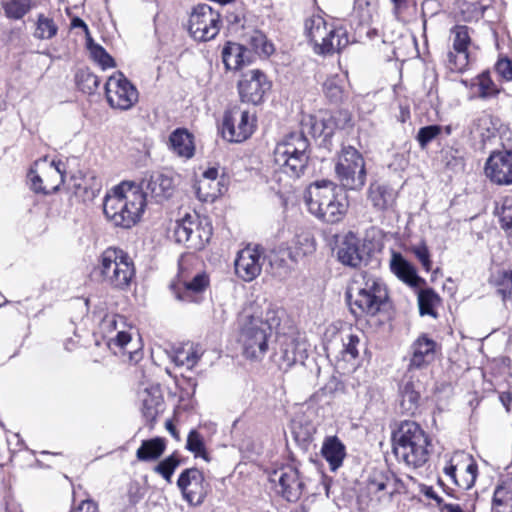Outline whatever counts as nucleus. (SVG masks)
<instances>
[{
	"label": "nucleus",
	"instance_id": "1",
	"mask_svg": "<svg viewBox=\"0 0 512 512\" xmlns=\"http://www.w3.org/2000/svg\"><path fill=\"white\" fill-rule=\"evenodd\" d=\"M346 299L355 317H374L386 310L389 294L382 279L362 271L351 278L346 289Z\"/></svg>",
	"mask_w": 512,
	"mask_h": 512
},
{
	"label": "nucleus",
	"instance_id": "2",
	"mask_svg": "<svg viewBox=\"0 0 512 512\" xmlns=\"http://www.w3.org/2000/svg\"><path fill=\"white\" fill-rule=\"evenodd\" d=\"M145 206L144 192L134 183L124 181L106 195L103 211L116 226L129 228L140 219Z\"/></svg>",
	"mask_w": 512,
	"mask_h": 512
},
{
	"label": "nucleus",
	"instance_id": "3",
	"mask_svg": "<svg viewBox=\"0 0 512 512\" xmlns=\"http://www.w3.org/2000/svg\"><path fill=\"white\" fill-rule=\"evenodd\" d=\"M305 202L311 214L330 224L340 222L348 209L346 197L329 180L311 184L307 189Z\"/></svg>",
	"mask_w": 512,
	"mask_h": 512
},
{
	"label": "nucleus",
	"instance_id": "4",
	"mask_svg": "<svg viewBox=\"0 0 512 512\" xmlns=\"http://www.w3.org/2000/svg\"><path fill=\"white\" fill-rule=\"evenodd\" d=\"M274 325H278V321L273 310H267L265 319L257 314L242 316L238 340L246 358L261 360L265 356L268 351V338Z\"/></svg>",
	"mask_w": 512,
	"mask_h": 512
},
{
	"label": "nucleus",
	"instance_id": "5",
	"mask_svg": "<svg viewBox=\"0 0 512 512\" xmlns=\"http://www.w3.org/2000/svg\"><path fill=\"white\" fill-rule=\"evenodd\" d=\"M429 439L424 430L413 421H404L393 434V452L407 466L418 468L429 458Z\"/></svg>",
	"mask_w": 512,
	"mask_h": 512
},
{
	"label": "nucleus",
	"instance_id": "6",
	"mask_svg": "<svg viewBox=\"0 0 512 512\" xmlns=\"http://www.w3.org/2000/svg\"><path fill=\"white\" fill-rule=\"evenodd\" d=\"M308 148L309 142L303 132L296 131L286 135L274 149L275 173L298 179L307 167Z\"/></svg>",
	"mask_w": 512,
	"mask_h": 512
},
{
	"label": "nucleus",
	"instance_id": "7",
	"mask_svg": "<svg viewBox=\"0 0 512 512\" xmlns=\"http://www.w3.org/2000/svg\"><path fill=\"white\" fill-rule=\"evenodd\" d=\"M304 26L305 35L312 44L313 51L318 55H333L349 43L345 29L328 24L320 15H313L306 19Z\"/></svg>",
	"mask_w": 512,
	"mask_h": 512
},
{
	"label": "nucleus",
	"instance_id": "8",
	"mask_svg": "<svg viewBox=\"0 0 512 512\" xmlns=\"http://www.w3.org/2000/svg\"><path fill=\"white\" fill-rule=\"evenodd\" d=\"M102 281L113 289L126 290L135 277V267L129 255L118 248H107L97 266Z\"/></svg>",
	"mask_w": 512,
	"mask_h": 512
},
{
	"label": "nucleus",
	"instance_id": "9",
	"mask_svg": "<svg viewBox=\"0 0 512 512\" xmlns=\"http://www.w3.org/2000/svg\"><path fill=\"white\" fill-rule=\"evenodd\" d=\"M336 177L343 188L361 190L366 182L365 160L353 146H343L335 164Z\"/></svg>",
	"mask_w": 512,
	"mask_h": 512
},
{
	"label": "nucleus",
	"instance_id": "10",
	"mask_svg": "<svg viewBox=\"0 0 512 512\" xmlns=\"http://www.w3.org/2000/svg\"><path fill=\"white\" fill-rule=\"evenodd\" d=\"M105 94L109 106L121 111L130 110L139 99L137 88L122 72H115L107 79Z\"/></svg>",
	"mask_w": 512,
	"mask_h": 512
},
{
	"label": "nucleus",
	"instance_id": "11",
	"mask_svg": "<svg viewBox=\"0 0 512 512\" xmlns=\"http://www.w3.org/2000/svg\"><path fill=\"white\" fill-rule=\"evenodd\" d=\"M60 162H48L46 159L35 162L28 179L31 189L36 193L50 194L56 192L64 182V172Z\"/></svg>",
	"mask_w": 512,
	"mask_h": 512
},
{
	"label": "nucleus",
	"instance_id": "12",
	"mask_svg": "<svg viewBox=\"0 0 512 512\" xmlns=\"http://www.w3.org/2000/svg\"><path fill=\"white\" fill-rule=\"evenodd\" d=\"M256 118L240 106L229 109L223 117L222 135L230 142H242L249 138L255 128Z\"/></svg>",
	"mask_w": 512,
	"mask_h": 512
},
{
	"label": "nucleus",
	"instance_id": "13",
	"mask_svg": "<svg viewBox=\"0 0 512 512\" xmlns=\"http://www.w3.org/2000/svg\"><path fill=\"white\" fill-rule=\"evenodd\" d=\"M220 14L207 4L197 5L189 18V32L198 41H209L219 32Z\"/></svg>",
	"mask_w": 512,
	"mask_h": 512
},
{
	"label": "nucleus",
	"instance_id": "14",
	"mask_svg": "<svg viewBox=\"0 0 512 512\" xmlns=\"http://www.w3.org/2000/svg\"><path fill=\"white\" fill-rule=\"evenodd\" d=\"M237 88L242 103L259 105L270 91L271 82L262 71L254 69L242 75Z\"/></svg>",
	"mask_w": 512,
	"mask_h": 512
},
{
	"label": "nucleus",
	"instance_id": "15",
	"mask_svg": "<svg viewBox=\"0 0 512 512\" xmlns=\"http://www.w3.org/2000/svg\"><path fill=\"white\" fill-rule=\"evenodd\" d=\"M270 481L278 483L281 495L289 502L297 501L304 490L305 481L300 470L292 465H286L274 470Z\"/></svg>",
	"mask_w": 512,
	"mask_h": 512
},
{
	"label": "nucleus",
	"instance_id": "16",
	"mask_svg": "<svg viewBox=\"0 0 512 512\" xmlns=\"http://www.w3.org/2000/svg\"><path fill=\"white\" fill-rule=\"evenodd\" d=\"M445 475L461 489H470L477 478V464L463 454L452 457L443 469Z\"/></svg>",
	"mask_w": 512,
	"mask_h": 512
},
{
	"label": "nucleus",
	"instance_id": "17",
	"mask_svg": "<svg viewBox=\"0 0 512 512\" xmlns=\"http://www.w3.org/2000/svg\"><path fill=\"white\" fill-rule=\"evenodd\" d=\"M264 261L263 250L248 245L237 254L235 273L243 281L250 282L260 275Z\"/></svg>",
	"mask_w": 512,
	"mask_h": 512
},
{
	"label": "nucleus",
	"instance_id": "18",
	"mask_svg": "<svg viewBox=\"0 0 512 512\" xmlns=\"http://www.w3.org/2000/svg\"><path fill=\"white\" fill-rule=\"evenodd\" d=\"M453 37V50L447 53V65L451 71L461 72L466 69L469 62L468 46L471 43L469 28L465 25H456L451 29Z\"/></svg>",
	"mask_w": 512,
	"mask_h": 512
},
{
	"label": "nucleus",
	"instance_id": "19",
	"mask_svg": "<svg viewBox=\"0 0 512 512\" xmlns=\"http://www.w3.org/2000/svg\"><path fill=\"white\" fill-rule=\"evenodd\" d=\"M485 175L494 184L512 185V151H495L485 163Z\"/></svg>",
	"mask_w": 512,
	"mask_h": 512
},
{
	"label": "nucleus",
	"instance_id": "20",
	"mask_svg": "<svg viewBox=\"0 0 512 512\" xmlns=\"http://www.w3.org/2000/svg\"><path fill=\"white\" fill-rule=\"evenodd\" d=\"M94 317L99 318V330L103 337L108 338V345L115 344L120 348H125L126 345L131 341V335L125 331L127 326L125 318L123 316L105 313L101 316V313Z\"/></svg>",
	"mask_w": 512,
	"mask_h": 512
},
{
	"label": "nucleus",
	"instance_id": "21",
	"mask_svg": "<svg viewBox=\"0 0 512 512\" xmlns=\"http://www.w3.org/2000/svg\"><path fill=\"white\" fill-rule=\"evenodd\" d=\"M177 486L190 504H201L206 496L204 476L197 468L184 470L178 478Z\"/></svg>",
	"mask_w": 512,
	"mask_h": 512
},
{
	"label": "nucleus",
	"instance_id": "22",
	"mask_svg": "<svg viewBox=\"0 0 512 512\" xmlns=\"http://www.w3.org/2000/svg\"><path fill=\"white\" fill-rule=\"evenodd\" d=\"M308 347L304 336L285 337L280 347V367L287 370L298 362L303 364L308 357Z\"/></svg>",
	"mask_w": 512,
	"mask_h": 512
},
{
	"label": "nucleus",
	"instance_id": "23",
	"mask_svg": "<svg viewBox=\"0 0 512 512\" xmlns=\"http://www.w3.org/2000/svg\"><path fill=\"white\" fill-rule=\"evenodd\" d=\"M174 181L169 175L163 173H152L148 178L142 180L139 189L145 194V204L147 197H151L156 202H162L170 198L174 192Z\"/></svg>",
	"mask_w": 512,
	"mask_h": 512
},
{
	"label": "nucleus",
	"instance_id": "24",
	"mask_svg": "<svg viewBox=\"0 0 512 512\" xmlns=\"http://www.w3.org/2000/svg\"><path fill=\"white\" fill-rule=\"evenodd\" d=\"M337 258L346 266L358 267L365 258V246L354 233L348 232L337 246Z\"/></svg>",
	"mask_w": 512,
	"mask_h": 512
},
{
	"label": "nucleus",
	"instance_id": "25",
	"mask_svg": "<svg viewBox=\"0 0 512 512\" xmlns=\"http://www.w3.org/2000/svg\"><path fill=\"white\" fill-rule=\"evenodd\" d=\"M436 342L426 334L419 336L411 345V358L408 366V374L414 369H423L430 365L436 354Z\"/></svg>",
	"mask_w": 512,
	"mask_h": 512
},
{
	"label": "nucleus",
	"instance_id": "26",
	"mask_svg": "<svg viewBox=\"0 0 512 512\" xmlns=\"http://www.w3.org/2000/svg\"><path fill=\"white\" fill-rule=\"evenodd\" d=\"M397 192L388 184L372 182L367 189V200L376 212H388L394 209Z\"/></svg>",
	"mask_w": 512,
	"mask_h": 512
},
{
	"label": "nucleus",
	"instance_id": "27",
	"mask_svg": "<svg viewBox=\"0 0 512 512\" xmlns=\"http://www.w3.org/2000/svg\"><path fill=\"white\" fill-rule=\"evenodd\" d=\"M412 374H406L400 386V408L403 413L414 415L420 401L421 383L412 380Z\"/></svg>",
	"mask_w": 512,
	"mask_h": 512
},
{
	"label": "nucleus",
	"instance_id": "28",
	"mask_svg": "<svg viewBox=\"0 0 512 512\" xmlns=\"http://www.w3.org/2000/svg\"><path fill=\"white\" fill-rule=\"evenodd\" d=\"M169 147L179 157L190 159L194 156V137L187 129L178 128L169 136Z\"/></svg>",
	"mask_w": 512,
	"mask_h": 512
},
{
	"label": "nucleus",
	"instance_id": "29",
	"mask_svg": "<svg viewBox=\"0 0 512 512\" xmlns=\"http://www.w3.org/2000/svg\"><path fill=\"white\" fill-rule=\"evenodd\" d=\"M223 63L227 70H238L250 62V50L238 43H227L222 50Z\"/></svg>",
	"mask_w": 512,
	"mask_h": 512
},
{
	"label": "nucleus",
	"instance_id": "30",
	"mask_svg": "<svg viewBox=\"0 0 512 512\" xmlns=\"http://www.w3.org/2000/svg\"><path fill=\"white\" fill-rule=\"evenodd\" d=\"M321 453L328 462L330 470L336 471L343 464L346 456V448L338 437L330 436L324 440Z\"/></svg>",
	"mask_w": 512,
	"mask_h": 512
},
{
	"label": "nucleus",
	"instance_id": "31",
	"mask_svg": "<svg viewBox=\"0 0 512 512\" xmlns=\"http://www.w3.org/2000/svg\"><path fill=\"white\" fill-rule=\"evenodd\" d=\"M184 287L183 293H177L176 297L181 301H196L194 295L202 293L209 286V277L205 272L196 274L191 280H180Z\"/></svg>",
	"mask_w": 512,
	"mask_h": 512
},
{
	"label": "nucleus",
	"instance_id": "32",
	"mask_svg": "<svg viewBox=\"0 0 512 512\" xmlns=\"http://www.w3.org/2000/svg\"><path fill=\"white\" fill-rule=\"evenodd\" d=\"M390 267H391L392 272L403 282H405L411 286L417 285V283L419 281V277L417 276L415 269L413 268V266L410 263H408L402 257L401 254L394 253L392 255Z\"/></svg>",
	"mask_w": 512,
	"mask_h": 512
},
{
	"label": "nucleus",
	"instance_id": "33",
	"mask_svg": "<svg viewBox=\"0 0 512 512\" xmlns=\"http://www.w3.org/2000/svg\"><path fill=\"white\" fill-rule=\"evenodd\" d=\"M211 236V223L207 219H200L197 215L195 220V227L191 233L187 248L193 250H201L209 242Z\"/></svg>",
	"mask_w": 512,
	"mask_h": 512
},
{
	"label": "nucleus",
	"instance_id": "34",
	"mask_svg": "<svg viewBox=\"0 0 512 512\" xmlns=\"http://www.w3.org/2000/svg\"><path fill=\"white\" fill-rule=\"evenodd\" d=\"M165 440L159 437L143 440L136 451V457L139 461H153L158 459L165 451Z\"/></svg>",
	"mask_w": 512,
	"mask_h": 512
},
{
	"label": "nucleus",
	"instance_id": "35",
	"mask_svg": "<svg viewBox=\"0 0 512 512\" xmlns=\"http://www.w3.org/2000/svg\"><path fill=\"white\" fill-rule=\"evenodd\" d=\"M492 510L494 512H512V481L498 485L493 494Z\"/></svg>",
	"mask_w": 512,
	"mask_h": 512
},
{
	"label": "nucleus",
	"instance_id": "36",
	"mask_svg": "<svg viewBox=\"0 0 512 512\" xmlns=\"http://www.w3.org/2000/svg\"><path fill=\"white\" fill-rule=\"evenodd\" d=\"M201 355L202 351L198 345L186 343L175 351L174 362L178 366L191 369L197 364Z\"/></svg>",
	"mask_w": 512,
	"mask_h": 512
},
{
	"label": "nucleus",
	"instance_id": "37",
	"mask_svg": "<svg viewBox=\"0 0 512 512\" xmlns=\"http://www.w3.org/2000/svg\"><path fill=\"white\" fill-rule=\"evenodd\" d=\"M505 304H512V271H500L490 280Z\"/></svg>",
	"mask_w": 512,
	"mask_h": 512
},
{
	"label": "nucleus",
	"instance_id": "38",
	"mask_svg": "<svg viewBox=\"0 0 512 512\" xmlns=\"http://www.w3.org/2000/svg\"><path fill=\"white\" fill-rule=\"evenodd\" d=\"M455 16L459 21L471 22L483 15V9L477 1L458 0Z\"/></svg>",
	"mask_w": 512,
	"mask_h": 512
},
{
	"label": "nucleus",
	"instance_id": "39",
	"mask_svg": "<svg viewBox=\"0 0 512 512\" xmlns=\"http://www.w3.org/2000/svg\"><path fill=\"white\" fill-rule=\"evenodd\" d=\"M196 214H186L176 222L174 228V236L178 243H183L188 246L191 233L195 227Z\"/></svg>",
	"mask_w": 512,
	"mask_h": 512
},
{
	"label": "nucleus",
	"instance_id": "40",
	"mask_svg": "<svg viewBox=\"0 0 512 512\" xmlns=\"http://www.w3.org/2000/svg\"><path fill=\"white\" fill-rule=\"evenodd\" d=\"M439 295L432 289H423L418 294V305L421 315L436 316L434 308L440 303Z\"/></svg>",
	"mask_w": 512,
	"mask_h": 512
},
{
	"label": "nucleus",
	"instance_id": "41",
	"mask_svg": "<svg viewBox=\"0 0 512 512\" xmlns=\"http://www.w3.org/2000/svg\"><path fill=\"white\" fill-rule=\"evenodd\" d=\"M5 15L10 19L23 18L32 8L31 0H7L2 2Z\"/></svg>",
	"mask_w": 512,
	"mask_h": 512
},
{
	"label": "nucleus",
	"instance_id": "42",
	"mask_svg": "<svg viewBox=\"0 0 512 512\" xmlns=\"http://www.w3.org/2000/svg\"><path fill=\"white\" fill-rule=\"evenodd\" d=\"M87 48L92 59L103 69L114 67V59L106 52V50L93 42L91 37H87Z\"/></svg>",
	"mask_w": 512,
	"mask_h": 512
},
{
	"label": "nucleus",
	"instance_id": "43",
	"mask_svg": "<svg viewBox=\"0 0 512 512\" xmlns=\"http://www.w3.org/2000/svg\"><path fill=\"white\" fill-rule=\"evenodd\" d=\"M248 44L251 49L259 56L268 57L274 52V46L266 36L260 31H253L248 37Z\"/></svg>",
	"mask_w": 512,
	"mask_h": 512
},
{
	"label": "nucleus",
	"instance_id": "44",
	"mask_svg": "<svg viewBox=\"0 0 512 512\" xmlns=\"http://www.w3.org/2000/svg\"><path fill=\"white\" fill-rule=\"evenodd\" d=\"M78 88L87 94H93L100 84V79L89 69H81L76 74Z\"/></svg>",
	"mask_w": 512,
	"mask_h": 512
},
{
	"label": "nucleus",
	"instance_id": "45",
	"mask_svg": "<svg viewBox=\"0 0 512 512\" xmlns=\"http://www.w3.org/2000/svg\"><path fill=\"white\" fill-rule=\"evenodd\" d=\"M58 31V26L52 18L40 14L37 19V26L34 36L41 40L53 38Z\"/></svg>",
	"mask_w": 512,
	"mask_h": 512
},
{
	"label": "nucleus",
	"instance_id": "46",
	"mask_svg": "<svg viewBox=\"0 0 512 512\" xmlns=\"http://www.w3.org/2000/svg\"><path fill=\"white\" fill-rule=\"evenodd\" d=\"M219 184L220 183L207 181L205 185H203L202 179H199L194 185L198 199L203 202H213L221 194Z\"/></svg>",
	"mask_w": 512,
	"mask_h": 512
},
{
	"label": "nucleus",
	"instance_id": "47",
	"mask_svg": "<svg viewBox=\"0 0 512 512\" xmlns=\"http://www.w3.org/2000/svg\"><path fill=\"white\" fill-rule=\"evenodd\" d=\"M186 449L194 454L195 457H201L205 461H209L206 451L204 439L196 430H191L187 437Z\"/></svg>",
	"mask_w": 512,
	"mask_h": 512
},
{
	"label": "nucleus",
	"instance_id": "48",
	"mask_svg": "<svg viewBox=\"0 0 512 512\" xmlns=\"http://www.w3.org/2000/svg\"><path fill=\"white\" fill-rule=\"evenodd\" d=\"M179 465V459L175 455H170L154 467V472L160 474L170 483L172 475Z\"/></svg>",
	"mask_w": 512,
	"mask_h": 512
},
{
	"label": "nucleus",
	"instance_id": "49",
	"mask_svg": "<svg viewBox=\"0 0 512 512\" xmlns=\"http://www.w3.org/2000/svg\"><path fill=\"white\" fill-rule=\"evenodd\" d=\"M443 128L439 125H428L421 127L416 135L419 146L424 149L427 145L435 140L442 132Z\"/></svg>",
	"mask_w": 512,
	"mask_h": 512
},
{
	"label": "nucleus",
	"instance_id": "50",
	"mask_svg": "<svg viewBox=\"0 0 512 512\" xmlns=\"http://www.w3.org/2000/svg\"><path fill=\"white\" fill-rule=\"evenodd\" d=\"M325 95L333 102H338L342 98V87L336 77L328 78L323 85Z\"/></svg>",
	"mask_w": 512,
	"mask_h": 512
},
{
	"label": "nucleus",
	"instance_id": "51",
	"mask_svg": "<svg viewBox=\"0 0 512 512\" xmlns=\"http://www.w3.org/2000/svg\"><path fill=\"white\" fill-rule=\"evenodd\" d=\"M343 341V353L345 355H349L352 359H355L359 355L358 345L360 344V339L355 334H347L346 337L342 338Z\"/></svg>",
	"mask_w": 512,
	"mask_h": 512
},
{
	"label": "nucleus",
	"instance_id": "52",
	"mask_svg": "<svg viewBox=\"0 0 512 512\" xmlns=\"http://www.w3.org/2000/svg\"><path fill=\"white\" fill-rule=\"evenodd\" d=\"M411 251L414 253V255L417 257V259L422 264L423 268L426 271H429L432 266V262L430 260V252L427 247V245L422 242L418 245H414L411 247Z\"/></svg>",
	"mask_w": 512,
	"mask_h": 512
},
{
	"label": "nucleus",
	"instance_id": "53",
	"mask_svg": "<svg viewBox=\"0 0 512 512\" xmlns=\"http://www.w3.org/2000/svg\"><path fill=\"white\" fill-rule=\"evenodd\" d=\"M500 222L504 230L512 229V196L503 201L500 213Z\"/></svg>",
	"mask_w": 512,
	"mask_h": 512
},
{
	"label": "nucleus",
	"instance_id": "54",
	"mask_svg": "<svg viewBox=\"0 0 512 512\" xmlns=\"http://www.w3.org/2000/svg\"><path fill=\"white\" fill-rule=\"evenodd\" d=\"M355 11L359 14L361 22H371L374 7L369 0H355Z\"/></svg>",
	"mask_w": 512,
	"mask_h": 512
},
{
	"label": "nucleus",
	"instance_id": "55",
	"mask_svg": "<svg viewBox=\"0 0 512 512\" xmlns=\"http://www.w3.org/2000/svg\"><path fill=\"white\" fill-rule=\"evenodd\" d=\"M479 90H480V96L481 97H489L496 95L498 93V90L496 86L494 85L493 81L490 78V75L488 73H482L479 76Z\"/></svg>",
	"mask_w": 512,
	"mask_h": 512
},
{
	"label": "nucleus",
	"instance_id": "56",
	"mask_svg": "<svg viewBox=\"0 0 512 512\" xmlns=\"http://www.w3.org/2000/svg\"><path fill=\"white\" fill-rule=\"evenodd\" d=\"M492 125V118L489 114L483 113L474 121V128L481 137H488Z\"/></svg>",
	"mask_w": 512,
	"mask_h": 512
},
{
	"label": "nucleus",
	"instance_id": "57",
	"mask_svg": "<svg viewBox=\"0 0 512 512\" xmlns=\"http://www.w3.org/2000/svg\"><path fill=\"white\" fill-rule=\"evenodd\" d=\"M296 245L297 249L299 250L298 254L307 255L315 250V241L308 234L298 236Z\"/></svg>",
	"mask_w": 512,
	"mask_h": 512
},
{
	"label": "nucleus",
	"instance_id": "58",
	"mask_svg": "<svg viewBox=\"0 0 512 512\" xmlns=\"http://www.w3.org/2000/svg\"><path fill=\"white\" fill-rule=\"evenodd\" d=\"M159 405L158 399H143V415L146 418L147 421H153L157 414L158 409L157 406Z\"/></svg>",
	"mask_w": 512,
	"mask_h": 512
},
{
	"label": "nucleus",
	"instance_id": "59",
	"mask_svg": "<svg viewBox=\"0 0 512 512\" xmlns=\"http://www.w3.org/2000/svg\"><path fill=\"white\" fill-rule=\"evenodd\" d=\"M496 72L506 80H512V63L508 59H501L496 64Z\"/></svg>",
	"mask_w": 512,
	"mask_h": 512
},
{
	"label": "nucleus",
	"instance_id": "60",
	"mask_svg": "<svg viewBox=\"0 0 512 512\" xmlns=\"http://www.w3.org/2000/svg\"><path fill=\"white\" fill-rule=\"evenodd\" d=\"M71 512H98V505L91 499L82 500Z\"/></svg>",
	"mask_w": 512,
	"mask_h": 512
},
{
	"label": "nucleus",
	"instance_id": "61",
	"mask_svg": "<svg viewBox=\"0 0 512 512\" xmlns=\"http://www.w3.org/2000/svg\"><path fill=\"white\" fill-rule=\"evenodd\" d=\"M393 4L392 13L398 19L408 8V0H390Z\"/></svg>",
	"mask_w": 512,
	"mask_h": 512
},
{
	"label": "nucleus",
	"instance_id": "62",
	"mask_svg": "<svg viewBox=\"0 0 512 512\" xmlns=\"http://www.w3.org/2000/svg\"><path fill=\"white\" fill-rule=\"evenodd\" d=\"M218 174L219 173L217 168L210 167L203 172L202 177L200 179H202L203 185H205L207 181H210L212 183H219V181H217Z\"/></svg>",
	"mask_w": 512,
	"mask_h": 512
},
{
	"label": "nucleus",
	"instance_id": "63",
	"mask_svg": "<svg viewBox=\"0 0 512 512\" xmlns=\"http://www.w3.org/2000/svg\"><path fill=\"white\" fill-rule=\"evenodd\" d=\"M422 492L423 494L429 498V499H432L436 502L437 506L439 507V505H441L444 501L443 498H441L440 496H438V494L434 491V489L430 486H425L423 489H422Z\"/></svg>",
	"mask_w": 512,
	"mask_h": 512
},
{
	"label": "nucleus",
	"instance_id": "64",
	"mask_svg": "<svg viewBox=\"0 0 512 512\" xmlns=\"http://www.w3.org/2000/svg\"><path fill=\"white\" fill-rule=\"evenodd\" d=\"M440 512H464L462 507L455 503H447L443 501L441 505H439Z\"/></svg>",
	"mask_w": 512,
	"mask_h": 512
}]
</instances>
